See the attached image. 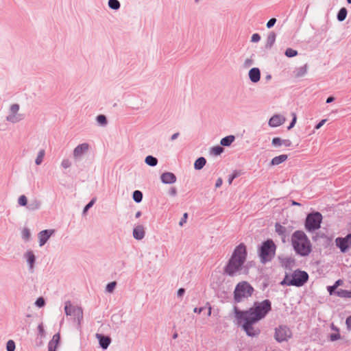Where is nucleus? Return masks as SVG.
<instances>
[{
	"instance_id": "nucleus-34",
	"label": "nucleus",
	"mask_w": 351,
	"mask_h": 351,
	"mask_svg": "<svg viewBox=\"0 0 351 351\" xmlns=\"http://www.w3.org/2000/svg\"><path fill=\"white\" fill-rule=\"evenodd\" d=\"M108 5L113 10H117L120 8V3L117 0H109Z\"/></svg>"
},
{
	"instance_id": "nucleus-4",
	"label": "nucleus",
	"mask_w": 351,
	"mask_h": 351,
	"mask_svg": "<svg viewBox=\"0 0 351 351\" xmlns=\"http://www.w3.org/2000/svg\"><path fill=\"white\" fill-rule=\"evenodd\" d=\"M308 280V274L301 270H295L291 276L286 275L285 279L281 282V285L287 286L302 287Z\"/></svg>"
},
{
	"instance_id": "nucleus-16",
	"label": "nucleus",
	"mask_w": 351,
	"mask_h": 351,
	"mask_svg": "<svg viewBox=\"0 0 351 351\" xmlns=\"http://www.w3.org/2000/svg\"><path fill=\"white\" fill-rule=\"evenodd\" d=\"M96 337L99 340L100 346L104 350L107 349L111 342V339L98 333L96 334Z\"/></svg>"
},
{
	"instance_id": "nucleus-10",
	"label": "nucleus",
	"mask_w": 351,
	"mask_h": 351,
	"mask_svg": "<svg viewBox=\"0 0 351 351\" xmlns=\"http://www.w3.org/2000/svg\"><path fill=\"white\" fill-rule=\"evenodd\" d=\"M291 337L292 332L287 326L282 325L276 328L274 338L278 342L287 341Z\"/></svg>"
},
{
	"instance_id": "nucleus-56",
	"label": "nucleus",
	"mask_w": 351,
	"mask_h": 351,
	"mask_svg": "<svg viewBox=\"0 0 351 351\" xmlns=\"http://www.w3.org/2000/svg\"><path fill=\"white\" fill-rule=\"evenodd\" d=\"M326 121V119H322L316 126H315V129L318 130L319 129L324 123Z\"/></svg>"
},
{
	"instance_id": "nucleus-18",
	"label": "nucleus",
	"mask_w": 351,
	"mask_h": 351,
	"mask_svg": "<svg viewBox=\"0 0 351 351\" xmlns=\"http://www.w3.org/2000/svg\"><path fill=\"white\" fill-rule=\"evenodd\" d=\"M60 339L59 333L55 334L52 339L49 342L48 351H56Z\"/></svg>"
},
{
	"instance_id": "nucleus-60",
	"label": "nucleus",
	"mask_w": 351,
	"mask_h": 351,
	"mask_svg": "<svg viewBox=\"0 0 351 351\" xmlns=\"http://www.w3.org/2000/svg\"><path fill=\"white\" fill-rule=\"evenodd\" d=\"M203 309H204V308H203V307H201V308H195L193 309V311H194L195 313H199H199H202V311H203Z\"/></svg>"
},
{
	"instance_id": "nucleus-41",
	"label": "nucleus",
	"mask_w": 351,
	"mask_h": 351,
	"mask_svg": "<svg viewBox=\"0 0 351 351\" xmlns=\"http://www.w3.org/2000/svg\"><path fill=\"white\" fill-rule=\"evenodd\" d=\"M223 152V148L219 145L215 146L211 149V154H221Z\"/></svg>"
},
{
	"instance_id": "nucleus-51",
	"label": "nucleus",
	"mask_w": 351,
	"mask_h": 351,
	"mask_svg": "<svg viewBox=\"0 0 351 351\" xmlns=\"http://www.w3.org/2000/svg\"><path fill=\"white\" fill-rule=\"evenodd\" d=\"M62 166L64 168L66 169L71 166V162H69V160H64L62 162Z\"/></svg>"
},
{
	"instance_id": "nucleus-59",
	"label": "nucleus",
	"mask_w": 351,
	"mask_h": 351,
	"mask_svg": "<svg viewBox=\"0 0 351 351\" xmlns=\"http://www.w3.org/2000/svg\"><path fill=\"white\" fill-rule=\"evenodd\" d=\"M38 331L41 334V335H43L44 332H45V330H44V328H43V326L42 324H40L38 326Z\"/></svg>"
},
{
	"instance_id": "nucleus-8",
	"label": "nucleus",
	"mask_w": 351,
	"mask_h": 351,
	"mask_svg": "<svg viewBox=\"0 0 351 351\" xmlns=\"http://www.w3.org/2000/svg\"><path fill=\"white\" fill-rule=\"evenodd\" d=\"M322 221V215L319 212L310 213L305 221V228L308 232H313L320 228Z\"/></svg>"
},
{
	"instance_id": "nucleus-28",
	"label": "nucleus",
	"mask_w": 351,
	"mask_h": 351,
	"mask_svg": "<svg viewBox=\"0 0 351 351\" xmlns=\"http://www.w3.org/2000/svg\"><path fill=\"white\" fill-rule=\"evenodd\" d=\"M307 73V66L304 65L302 66H300L296 69L295 71V76L296 77H301L304 75H305Z\"/></svg>"
},
{
	"instance_id": "nucleus-37",
	"label": "nucleus",
	"mask_w": 351,
	"mask_h": 351,
	"mask_svg": "<svg viewBox=\"0 0 351 351\" xmlns=\"http://www.w3.org/2000/svg\"><path fill=\"white\" fill-rule=\"evenodd\" d=\"M275 40H276V34L274 32L270 33L269 34V36L267 37V45H269V47H271L274 43Z\"/></svg>"
},
{
	"instance_id": "nucleus-58",
	"label": "nucleus",
	"mask_w": 351,
	"mask_h": 351,
	"mask_svg": "<svg viewBox=\"0 0 351 351\" xmlns=\"http://www.w3.org/2000/svg\"><path fill=\"white\" fill-rule=\"evenodd\" d=\"M237 176V174L231 175L228 179V183L229 184H231L232 182V180Z\"/></svg>"
},
{
	"instance_id": "nucleus-55",
	"label": "nucleus",
	"mask_w": 351,
	"mask_h": 351,
	"mask_svg": "<svg viewBox=\"0 0 351 351\" xmlns=\"http://www.w3.org/2000/svg\"><path fill=\"white\" fill-rule=\"evenodd\" d=\"M222 182H223L222 179L221 178H218L216 182V184H215V187L216 188L220 187L222 184Z\"/></svg>"
},
{
	"instance_id": "nucleus-2",
	"label": "nucleus",
	"mask_w": 351,
	"mask_h": 351,
	"mask_svg": "<svg viewBox=\"0 0 351 351\" xmlns=\"http://www.w3.org/2000/svg\"><path fill=\"white\" fill-rule=\"evenodd\" d=\"M247 256L246 247L243 243L237 246L224 268V271L229 276H233L239 272L244 264Z\"/></svg>"
},
{
	"instance_id": "nucleus-19",
	"label": "nucleus",
	"mask_w": 351,
	"mask_h": 351,
	"mask_svg": "<svg viewBox=\"0 0 351 351\" xmlns=\"http://www.w3.org/2000/svg\"><path fill=\"white\" fill-rule=\"evenodd\" d=\"M249 77L252 82H258L261 78L260 70L258 68H252L249 71Z\"/></svg>"
},
{
	"instance_id": "nucleus-47",
	"label": "nucleus",
	"mask_w": 351,
	"mask_h": 351,
	"mask_svg": "<svg viewBox=\"0 0 351 351\" xmlns=\"http://www.w3.org/2000/svg\"><path fill=\"white\" fill-rule=\"evenodd\" d=\"M276 19L275 18H272L267 23V28H271L272 27L274 24L276 23Z\"/></svg>"
},
{
	"instance_id": "nucleus-30",
	"label": "nucleus",
	"mask_w": 351,
	"mask_h": 351,
	"mask_svg": "<svg viewBox=\"0 0 351 351\" xmlns=\"http://www.w3.org/2000/svg\"><path fill=\"white\" fill-rule=\"evenodd\" d=\"M335 295L340 298H351V291L339 289L335 292Z\"/></svg>"
},
{
	"instance_id": "nucleus-24",
	"label": "nucleus",
	"mask_w": 351,
	"mask_h": 351,
	"mask_svg": "<svg viewBox=\"0 0 351 351\" xmlns=\"http://www.w3.org/2000/svg\"><path fill=\"white\" fill-rule=\"evenodd\" d=\"M89 145L88 143H82L75 147L74 154H83L88 152Z\"/></svg>"
},
{
	"instance_id": "nucleus-25",
	"label": "nucleus",
	"mask_w": 351,
	"mask_h": 351,
	"mask_svg": "<svg viewBox=\"0 0 351 351\" xmlns=\"http://www.w3.org/2000/svg\"><path fill=\"white\" fill-rule=\"evenodd\" d=\"M331 328L332 330H335L336 332L333 334L330 335V340L331 341H335L341 338V335L339 334V329L337 326H335L333 324H331Z\"/></svg>"
},
{
	"instance_id": "nucleus-7",
	"label": "nucleus",
	"mask_w": 351,
	"mask_h": 351,
	"mask_svg": "<svg viewBox=\"0 0 351 351\" xmlns=\"http://www.w3.org/2000/svg\"><path fill=\"white\" fill-rule=\"evenodd\" d=\"M276 248V245L271 240H267L263 243L259 254L262 263L271 261L275 256Z\"/></svg>"
},
{
	"instance_id": "nucleus-45",
	"label": "nucleus",
	"mask_w": 351,
	"mask_h": 351,
	"mask_svg": "<svg viewBox=\"0 0 351 351\" xmlns=\"http://www.w3.org/2000/svg\"><path fill=\"white\" fill-rule=\"evenodd\" d=\"M95 202V198H93L84 208L83 213H85L87 210L91 208Z\"/></svg>"
},
{
	"instance_id": "nucleus-5",
	"label": "nucleus",
	"mask_w": 351,
	"mask_h": 351,
	"mask_svg": "<svg viewBox=\"0 0 351 351\" xmlns=\"http://www.w3.org/2000/svg\"><path fill=\"white\" fill-rule=\"evenodd\" d=\"M254 291V288L247 282H240L237 285L234 291V300L236 302H241L250 298Z\"/></svg>"
},
{
	"instance_id": "nucleus-31",
	"label": "nucleus",
	"mask_w": 351,
	"mask_h": 351,
	"mask_svg": "<svg viewBox=\"0 0 351 351\" xmlns=\"http://www.w3.org/2000/svg\"><path fill=\"white\" fill-rule=\"evenodd\" d=\"M145 162L149 166L154 167L158 163V160L151 155H148L145 158Z\"/></svg>"
},
{
	"instance_id": "nucleus-22",
	"label": "nucleus",
	"mask_w": 351,
	"mask_h": 351,
	"mask_svg": "<svg viewBox=\"0 0 351 351\" xmlns=\"http://www.w3.org/2000/svg\"><path fill=\"white\" fill-rule=\"evenodd\" d=\"M272 144L274 146H285L288 147L291 145V142L289 140H282L280 138H274L272 140Z\"/></svg>"
},
{
	"instance_id": "nucleus-14",
	"label": "nucleus",
	"mask_w": 351,
	"mask_h": 351,
	"mask_svg": "<svg viewBox=\"0 0 351 351\" xmlns=\"http://www.w3.org/2000/svg\"><path fill=\"white\" fill-rule=\"evenodd\" d=\"M53 232V230H45L40 232L38 234L40 246L44 245Z\"/></svg>"
},
{
	"instance_id": "nucleus-3",
	"label": "nucleus",
	"mask_w": 351,
	"mask_h": 351,
	"mask_svg": "<svg viewBox=\"0 0 351 351\" xmlns=\"http://www.w3.org/2000/svg\"><path fill=\"white\" fill-rule=\"evenodd\" d=\"M292 245L300 255L305 256L311 252V244L307 236L302 231H295L291 237Z\"/></svg>"
},
{
	"instance_id": "nucleus-49",
	"label": "nucleus",
	"mask_w": 351,
	"mask_h": 351,
	"mask_svg": "<svg viewBox=\"0 0 351 351\" xmlns=\"http://www.w3.org/2000/svg\"><path fill=\"white\" fill-rule=\"evenodd\" d=\"M336 287L332 285V286H329L327 287V289H328V291L329 292L330 295H332L333 293L335 294V290H336Z\"/></svg>"
},
{
	"instance_id": "nucleus-52",
	"label": "nucleus",
	"mask_w": 351,
	"mask_h": 351,
	"mask_svg": "<svg viewBox=\"0 0 351 351\" xmlns=\"http://www.w3.org/2000/svg\"><path fill=\"white\" fill-rule=\"evenodd\" d=\"M346 324L347 326V328L348 330H351V315L347 317L346 320Z\"/></svg>"
},
{
	"instance_id": "nucleus-39",
	"label": "nucleus",
	"mask_w": 351,
	"mask_h": 351,
	"mask_svg": "<svg viewBox=\"0 0 351 351\" xmlns=\"http://www.w3.org/2000/svg\"><path fill=\"white\" fill-rule=\"evenodd\" d=\"M6 349H7V351H14V350H15L14 341L12 340H9L7 342Z\"/></svg>"
},
{
	"instance_id": "nucleus-36",
	"label": "nucleus",
	"mask_w": 351,
	"mask_h": 351,
	"mask_svg": "<svg viewBox=\"0 0 351 351\" xmlns=\"http://www.w3.org/2000/svg\"><path fill=\"white\" fill-rule=\"evenodd\" d=\"M285 55L289 58L295 57L298 55V51L291 48H288L285 51Z\"/></svg>"
},
{
	"instance_id": "nucleus-43",
	"label": "nucleus",
	"mask_w": 351,
	"mask_h": 351,
	"mask_svg": "<svg viewBox=\"0 0 351 351\" xmlns=\"http://www.w3.org/2000/svg\"><path fill=\"white\" fill-rule=\"evenodd\" d=\"M291 115L293 117V119H292V121L291 122L290 125L288 126V130H291L292 128L294 127V125L296 123V120H297L296 114L295 112H293L291 114Z\"/></svg>"
},
{
	"instance_id": "nucleus-35",
	"label": "nucleus",
	"mask_w": 351,
	"mask_h": 351,
	"mask_svg": "<svg viewBox=\"0 0 351 351\" xmlns=\"http://www.w3.org/2000/svg\"><path fill=\"white\" fill-rule=\"evenodd\" d=\"M18 203L20 206H27L28 204L27 199L25 195H22L19 197Z\"/></svg>"
},
{
	"instance_id": "nucleus-32",
	"label": "nucleus",
	"mask_w": 351,
	"mask_h": 351,
	"mask_svg": "<svg viewBox=\"0 0 351 351\" xmlns=\"http://www.w3.org/2000/svg\"><path fill=\"white\" fill-rule=\"evenodd\" d=\"M132 197L136 202L139 203L143 199V193L141 191L136 190L133 193Z\"/></svg>"
},
{
	"instance_id": "nucleus-44",
	"label": "nucleus",
	"mask_w": 351,
	"mask_h": 351,
	"mask_svg": "<svg viewBox=\"0 0 351 351\" xmlns=\"http://www.w3.org/2000/svg\"><path fill=\"white\" fill-rule=\"evenodd\" d=\"M35 304L38 307H43L45 305V300L43 298H41V297L38 298L36 300Z\"/></svg>"
},
{
	"instance_id": "nucleus-6",
	"label": "nucleus",
	"mask_w": 351,
	"mask_h": 351,
	"mask_svg": "<svg viewBox=\"0 0 351 351\" xmlns=\"http://www.w3.org/2000/svg\"><path fill=\"white\" fill-rule=\"evenodd\" d=\"M236 319L239 324H243L242 328L249 337H256L260 334L259 328L254 326L258 321L252 320L251 317L247 316H241V317Z\"/></svg>"
},
{
	"instance_id": "nucleus-12",
	"label": "nucleus",
	"mask_w": 351,
	"mask_h": 351,
	"mask_svg": "<svg viewBox=\"0 0 351 351\" xmlns=\"http://www.w3.org/2000/svg\"><path fill=\"white\" fill-rule=\"evenodd\" d=\"M335 244L343 253L347 252L349 247L351 245L350 241L347 239V237H337L335 239Z\"/></svg>"
},
{
	"instance_id": "nucleus-33",
	"label": "nucleus",
	"mask_w": 351,
	"mask_h": 351,
	"mask_svg": "<svg viewBox=\"0 0 351 351\" xmlns=\"http://www.w3.org/2000/svg\"><path fill=\"white\" fill-rule=\"evenodd\" d=\"M347 16V10L345 8H342L339 11L337 14V19L339 21H343Z\"/></svg>"
},
{
	"instance_id": "nucleus-63",
	"label": "nucleus",
	"mask_w": 351,
	"mask_h": 351,
	"mask_svg": "<svg viewBox=\"0 0 351 351\" xmlns=\"http://www.w3.org/2000/svg\"><path fill=\"white\" fill-rule=\"evenodd\" d=\"M178 135H179L178 133H176V134H173L171 136V139L175 140L178 137Z\"/></svg>"
},
{
	"instance_id": "nucleus-13",
	"label": "nucleus",
	"mask_w": 351,
	"mask_h": 351,
	"mask_svg": "<svg viewBox=\"0 0 351 351\" xmlns=\"http://www.w3.org/2000/svg\"><path fill=\"white\" fill-rule=\"evenodd\" d=\"M285 121L286 118L283 115L274 114L270 118L269 125L272 128H276L282 125Z\"/></svg>"
},
{
	"instance_id": "nucleus-46",
	"label": "nucleus",
	"mask_w": 351,
	"mask_h": 351,
	"mask_svg": "<svg viewBox=\"0 0 351 351\" xmlns=\"http://www.w3.org/2000/svg\"><path fill=\"white\" fill-rule=\"evenodd\" d=\"M260 39H261V36L258 34H254L252 36L251 41L253 43H257L260 40Z\"/></svg>"
},
{
	"instance_id": "nucleus-48",
	"label": "nucleus",
	"mask_w": 351,
	"mask_h": 351,
	"mask_svg": "<svg viewBox=\"0 0 351 351\" xmlns=\"http://www.w3.org/2000/svg\"><path fill=\"white\" fill-rule=\"evenodd\" d=\"M43 156L44 155H38L37 158H36L35 162L37 165H40L43 161Z\"/></svg>"
},
{
	"instance_id": "nucleus-64",
	"label": "nucleus",
	"mask_w": 351,
	"mask_h": 351,
	"mask_svg": "<svg viewBox=\"0 0 351 351\" xmlns=\"http://www.w3.org/2000/svg\"><path fill=\"white\" fill-rule=\"evenodd\" d=\"M346 237H347V239L349 240V241H350V245H351V233L348 234Z\"/></svg>"
},
{
	"instance_id": "nucleus-23",
	"label": "nucleus",
	"mask_w": 351,
	"mask_h": 351,
	"mask_svg": "<svg viewBox=\"0 0 351 351\" xmlns=\"http://www.w3.org/2000/svg\"><path fill=\"white\" fill-rule=\"evenodd\" d=\"M27 261L29 265L30 269H33L35 263L36 257L32 251H27L25 254Z\"/></svg>"
},
{
	"instance_id": "nucleus-21",
	"label": "nucleus",
	"mask_w": 351,
	"mask_h": 351,
	"mask_svg": "<svg viewBox=\"0 0 351 351\" xmlns=\"http://www.w3.org/2000/svg\"><path fill=\"white\" fill-rule=\"evenodd\" d=\"M41 202L37 199H31L27 206V208L30 211L38 210L40 208Z\"/></svg>"
},
{
	"instance_id": "nucleus-57",
	"label": "nucleus",
	"mask_w": 351,
	"mask_h": 351,
	"mask_svg": "<svg viewBox=\"0 0 351 351\" xmlns=\"http://www.w3.org/2000/svg\"><path fill=\"white\" fill-rule=\"evenodd\" d=\"M342 284H343V280L339 279V280H337L333 285L336 288H337L339 286L341 285Z\"/></svg>"
},
{
	"instance_id": "nucleus-53",
	"label": "nucleus",
	"mask_w": 351,
	"mask_h": 351,
	"mask_svg": "<svg viewBox=\"0 0 351 351\" xmlns=\"http://www.w3.org/2000/svg\"><path fill=\"white\" fill-rule=\"evenodd\" d=\"M169 193L171 196H176L177 194L176 189L175 187H171L169 191Z\"/></svg>"
},
{
	"instance_id": "nucleus-15",
	"label": "nucleus",
	"mask_w": 351,
	"mask_h": 351,
	"mask_svg": "<svg viewBox=\"0 0 351 351\" xmlns=\"http://www.w3.org/2000/svg\"><path fill=\"white\" fill-rule=\"evenodd\" d=\"M160 179L164 184H173L176 182V176L171 172L163 173L160 176Z\"/></svg>"
},
{
	"instance_id": "nucleus-9",
	"label": "nucleus",
	"mask_w": 351,
	"mask_h": 351,
	"mask_svg": "<svg viewBox=\"0 0 351 351\" xmlns=\"http://www.w3.org/2000/svg\"><path fill=\"white\" fill-rule=\"evenodd\" d=\"M64 311L67 316H73L78 326L83 319V310L80 306H73L70 301L65 302Z\"/></svg>"
},
{
	"instance_id": "nucleus-62",
	"label": "nucleus",
	"mask_w": 351,
	"mask_h": 351,
	"mask_svg": "<svg viewBox=\"0 0 351 351\" xmlns=\"http://www.w3.org/2000/svg\"><path fill=\"white\" fill-rule=\"evenodd\" d=\"M291 205L293 206H300L301 204L295 201H292L291 202Z\"/></svg>"
},
{
	"instance_id": "nucleus-11",
	"label": "nucleus",
	"mask_w": 351,
	"mask_h": 351,
	"mask_svg": "<svg viewBox=\"0 0 351 351\" xmlns=\"http://www.w3.org/2000/svg\"><path fill=\"white\" fill-rule=\"evenodd\" d=\"M19 106L18 104H13L10 109V114L7 117V120L12 123H16L21 119V116L19 114Z\"/></svg>"
},
{
	"instance_id": "nucleus-27",
	"label": "nucleus",
	"mask_w": 351,
	"mask_h": 351,
	"mask_svg": "<svg viewBox=\"0 0 351 351\" xmlns=\"http://www.w3.org/2000/svg\"><path fill=\"white\" fill-rule=\"evenodd\" d=\"M206 159L204 157H200L195 160L194 163V167L197 170H200L206 165Z\"/></svg>"
},
{
	"instance_id": "nucleus-40",
	"label": "nucleus",
	"mask_w": 351,
	"mask_h": 351,
	"mask_svg": "<svg viewBox=\"0 0 351 351\" xmlns=\"http://www.w3.org/2000/svg\"><path fill=\"white\" fill-rule=\"evenodd\" d=\"M116 285H117L116 282H111L108 283L106 288V291H108L109 293L113 292V291L116 287Z\"/></svg>"
},
{
	"instance_id": "nucleus-50",
	"label": "nucleus",
	"mask_w": 351,
	"mask_h": 351,
	"mask_svg": "<svg viewBox=\"0 0 351 351\" xmlns=\"http://www.w3.org/2000/svg\"><path fill=\"white\" fill-rule=\"evenodd\" d=\"M187 217H188V214L186 213H185L183 215V217H182V218L181 219V220H180V221L179 223L180 226H182L184 223H186Z\"/></svg>"
},
{
	"instance_id": "nucleus-17",
	"label": "nucleus",
	"mask_w": 351,
	"mask_h": 351,
	"mask_svg": "<svg viewBox=\"0 0 351 351\" xmlns=\"http://www.w3.org/2000/svg\"><path fill=\"white\" fill-rule=\"evenodd\" d=\"M145 234V228L142 225L136 226L133 230V237L137 240H141Z\"/></svg>"
},
{
	"instance_id": "nucleus-29",
	"label": "nucleus",
	"mask_w": 351,
	"mask_h": 351,
	"mask_svg": "<svg viewBox=\"0 0 351 351\" xmlns=\"http://www.w3.org/2000/svg\"><path fill=\"white\" fill-rule=\"evenodd\" d=\"M234 136L232 135L228 136L225 138H223L221 140V145L223 146H229L234 141Z\"/></svg>"
},
{
	"instance_id": "nucleus-54",
	"label": "nucleus",
	"mask_w": 351,
	"mask_h": 351,
	"mask_svg": "<svg viewBox=\"0 0 351 351\" xmlns=\"http://www.w3.org/2000/svg\"><path fill=\"white\" fill-rule=\"evenodd\" d=\"M184 292H185V289L183 288H180L178 289L177 295L178 297H182L184 295Z\"/></svg>"
},
{
	"instance_id": "nucleus-20",
	"label": "nucleus",
	"mask_w": 351,
	"mask_h": 351,
	"mask_svg": "<svg viewBox=\"0 0 351 351\" xmlns=\"http://www.w3.org/2000/svg\"><path fill=\"white\" fill-rule=\"evenodd\" d=\"M276 232L282 237L283 242H285L287 237V228L281 224L276 223L275 225Z\"/></svg>"
},
{
	"instance_id": "nucleus-1",
	"label": "nucleus",
	"mask_w": 351,
	"mask_h": 351,
	"mask_svg": "<svg viewBox=\"0 0 351 351\" xmlns=\"http://www.w3.org/2000/svg\"><path fill=\"white\" fill-rule=\"evenodd\" d=\"M271 310V302L266 299L262 302H255L253 306L247 311H240L237 306H234V313L236 318L247 316L252 320L259 322L264 319Z\"/></svg>"
},
{
	"instance_id": "nucleus-42",
	"label": "nucleus",
	"mask_w": 351,
	"mask_h": 351,
	"mask_svg": "<svg viewBox=\"0 0 351 351\" xmlns=\"http://www.w3.org/2000/svg\"><path fill=\"white\" fill-rule=\"evenodd\" d=\"M97 120L98 121L99 123H100L101 125H105L106 124V118L104 115H99L97 117Z\"/></svg>"
},
{
	"instance_id": "nucleus-38",
	"label": "nucleus",
	"mask_w": 351,
	"mask_h": 351,
	"mask_svg": "<svg viewBox=\"0 0 351 351\" xmlns=\"http://www.w3.org/2000/svg\"><path fill=\"white\" fill-rule=\"evenodd\" d=\"M30 231L27 228H24L22 231V237L24 240L28 241L30 238Z\"/></svg>"
},
{
	"instance_id": "nucleus-26",
	"label": "nucleus",
	"mask_w": 351,
	"mask_h": 351,
	"mask_svg": "<svg viewBox=\"0 0 351 351\" xmlns=\"http://www.w3.org/2000/svg\"><path fill=\"white\" fill-rule=\"evenodd\" d=\"M287 158V155H279L278 156H276L271 161V165H278L284 161H285Z\"/></svg>"
},
{
	"instance_id": "nucleus-61",
	"label": "nucleus",
	"mask_w": 351,
	"mask_h": 351,
	"mask_svg": "<svg viewBox=\"0 0 351 351\" xmlns=\"http://www.w3.org/2000/svg\"><path fill=\"white\" fill-rule=\"evenodd\" d=\"M334 101V97H328L327 100H326V103H330L332 101Z\"/></svg>"
}]
</instances>
